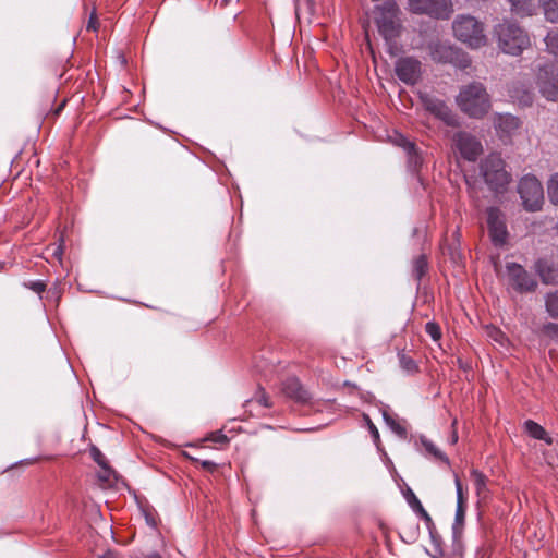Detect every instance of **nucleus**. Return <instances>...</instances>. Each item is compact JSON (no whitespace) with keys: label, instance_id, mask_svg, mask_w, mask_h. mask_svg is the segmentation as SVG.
Listing matches in <instances>:
<instances>
[{"label":"nucleus","instance_id":"obj_44","mask_svg":"<svg viewBox=\"0 0 558 558\" xmlns=\"http://www.w3.org/2000/svg\"><path fill=\"white\" fill-rule=\"evenodd\" d=\"M257 401L263 404L264 407H270V402L268 397L265 395V392H262V395L257 398Z\"/></svg>","mask_w":558,"mask_h":558},{"label":"nucleus","instance_id":"obj_33","mask_svg":"<svg viewBox=\"0 0 558 558\" xmlns=\"http://www.w3.org/2000/svg\"><path fill=\"white\" fill-rule=\"evenodd\" d=\"M400 365L403 369L408 372H413L416 369V364L414 360L405 354L399 355Z\"/></svg>","mask_w":558,"mask_h":558},{"label":"nucleus","instance_id":"obj_32","mask_svg":"<svg viewBox=\"0 0 558 558\" xmlns=\"http://www.w3.org/2000/svg\"><path fill=\"white\" fill-rule=\"evenodd\" d=\"M90 456L100 468H105L106 465H109L106 457L97 447L90 448Z\"/></svg>","mask_w":558,"mask_h":558},{"label":"nucleus","instance_id":"obj_25","mask_svg":"<svg viewBox=\"0 0 558 558\" xmlns=\"http://www.w3.org/2000/svg\"><path fill=\"white\" fill-rule=\"evenodd\" d=\"M546 49L549 53L558 57V27L548 32L545 37Z\"/></svg>","mask_w":558,"mask_h":558},{"label":"nucleus","instance_id":"obj_17","mask_svg":"<svg viewBox=\"0 0 558 558\" xmlns=\"http://www.w3.org/2000/svg\"><path fill=\"white\" fill-rule=\"evenodd\" d=\"M282 392L298 401V402H306L311 399L310 393L307 390L301 385L298 378L291 377L288 378L286 381L282 383Z\"/></svg>","mask_w":558,"mask_h":558},{"label":"nucleus","instance_id":"obj_23","mask_svg":"<svg viewBox=\"0 0 558 558\" xmlns=\"http://www.w3.org/2000/svg\"><path fill=\"white\" fill-rule=\"evenodd\" d=\"M526 432L535 439L545 440L547 444H551V439L547 436L546 430L534 421L525 422Z\"/></svg>","mask_w":558,"mask_h":558},{"label":"nucleus","instance_id":"obj_40","mask_svg":"<svg viewBox=\"0 0 558 558\" xmlns=\"http://www.w3.org/2000/svg\"><path fill=\"white\" fill-rule=\"evenodd\" d=\"M199 463L203 469H205L209 472H214L217 469V464L210 460H203V461H199Z\"/></svg>","mask_w":558,"mask_h":558},{"label":"nucleus","instance_id":"obj_14","mask_svg":"<svg viewBox=\"0 0 558 558\" xmlns=\"http://www.w3.org/2000/svg\"><path fill=\"white\" fill-rule=\"evenodd\" d=\"M422 101L428 112L442 120L446 124L453 125L456 123L454 114L444 100L425 95L422 97Z\"/></svg>","mask_w":558,"mask_h":558},{"label":"nucleus","instance_id":"obj_27","mask_svg":"<svg viewBox=\"0 0 558 558\" xmlns=\"http://www.w3.org/2000/svg\"><path fill=\"white\" fill-rule=\"evenodd\" d=\"M97 476L100 482L108 485H111L118 478L116 472L109 465L100 468V471L98 472Z\"/></svg>","mask_w":558,"mask_h":558},{"label":"nucleus","instance_id":"obj_21","mask_svg":"<svg viewBox=\"0 0 558 558\" xmlns=\"http://www.w3.org/2000/svg\"><path fill=\"white\" fill-rule=\"evenodd\" d=\"M471 477L474 482V486H475V492H476V495L480 497V498H486L487 496V477L485 474H483L482 472H480L478 470L476 469H473L471 471Z\"/></svg>","mask_w":558,"mask_h":558},{"label":"nucleus","instance_id":"obj_22","mask_svg":"<svg viewBox=\"0 0 558 558\" xmlns=\"http://www.w3.org/2000/svg\"><path fill=\"white\" fill-rule=\"evenodd\" d=\"M511 11L519 15H531L534 10V0H508Z\"/></svg>","mask_w":558,"mask_h":558},{"label":"nucleus","instance_id":"obj_28","mask_svg":"<svg viewBox=\"0 0 558 558\" xmlns=\"http://www.w3.org/2000/svg\"><path fill=\"white\" fill-rule=\"evenodd\" d=\"M546 310L551 317L558 318V292L549 293L547 295Z\"/></svg>","mask_w":558,"mask_h":558},{"label":"nucleus","instance_id":"obj_34","mask_svg":"<svg viewBox=\"0 0 558 558\" xmlns=\"http://www.w3.org/2000/svg\"><path fill=\"white\" fill-rule=\"evenodd\" d=\"M408 502L409 505L411 506V508L417 513L421 509H423L424 507L422 506L421 501L418 500V498L414 495L413 492L410 490V494H409V497H408Z\"/></svg>","mask_w":558,"mask_h":558},{"label":"nucleus","instance_id":"obj_39","mask_svg":"<svg viewBox=\"0 0 558 558\" xmlns=\"http://www.w3.org/2000/svg\"><path fill=\"white\" fill-rule=\"evenodd\" d=\"M365 420L367 422V426H368L371 434L377 440L379 438V433H378L377 427L374 425V423L371 421V418L368 416L365 415Z\"/></svg>","mask_w":558,"mask_h":558},{"label":"nucleus","instance_id":"obj_37","mask_svg":"<svg viewBox=\"0 0 558 558\" xmlns=\"http://www.w3.org/2000/svg\"><path fill=\"white\" fill-rule=\"evenodd\" d=\"M64 252V241L61 239L60 243L54 246L52 255L61 262Z\"/></svg>","mask_w":558,"mask_h":558},{"label":"nucleus","instance_id":"obj_5","mask_svg":"<svg viewBox=\"0 0 558 558\" xmlns=\"http://www.w3.org/2000/svg\"><path fill=\"white\" fill-rule=\"evenodd\" d=\"M481 173L489 189L496 193L505 192L511 181L506 163L498 154H490L482 161Z\"/></svg>","mask_w":558,"mask_h":558},{"label":"nucleus","instance_id":"obj_13","mask_svg":"<svg viewBox=\"0 0 558 558\" xmlns=\"http://www.w3.org/2000/svg\"><path fill=\"white\" fill-rule=\"evenodd\" d=\"M456 146L463 158L473 161L482 153L481 143L466 132H459L454 136Z\"/></svg>","mask_w":558,"mask_h":558},{"label":"nucleus","instance_id":"obj_49","mask_svg":"<svg viewBox=\"0 0 558 558\" xmlns=\"http://www.w3.org/2000/svg\"><path fill=\"white\" fill-rule=\"evenodd\" d=\"M146 558H161V556L158 554H153V555L147 556Z\"/></svg>","mask_w":558,"mask_h":558},{"label":"nucleus","instance_id":"obj_29","mask_svg":"<svg viewBox=\"0 0 558 558\" xmlns=\"http://www.w3.org/2000/svg\"><path fill=\"white\" fill-rule=\"evenodd\" d=\"M424 449L435 458L448 463V458L428 439H422Z\"/></svg>","mask_w":558,"mask_h":558},{"label":"nucleus","instance_id":"obj_11","mask_svg":"<svg viewBox=\"0 0 558 558\" xmlns=\"http://www.w3.org/2000/svg\"><path fill=\"white\" fill-rule=\"evenodd\" d=\"M487 226L492 242L496 246H502L507 241L508 232L504 215L499 209L495 207L488 208Z\"/></svg>","mask_w":558,"mask_h":558},{"label":"nucleus","instance_id":"obj_6","mask_svg":"<svg viewBox=\"0 0 558 558\" xmlns=\"http://www.w3.org/2000/svg\"><path fill=\"white\" fill-rule=\"evenodd\" d=\"M429 56L433 61L438 63H450L464 70L471 65V59L461 49L453 47L449 43L434 41L428 45Z\"/></svg>","mask_w":558,"mask_h":558},{"label":"nucleus","instance_id":"obj_47","mask_svg":"<svg viewBox=\"0 0 558 558\" xmlns=\"http://www.w3.org/2000/svg\"><path fill=\"white\" fill-rule=\"evenodd\" d=\"M301 10V0H295V13L299 14Z\"/></svg>","mask_w":558,"mask_h":558},{"label":"nucleus","instance_id":"obj_36","mask_svg":"<svg viewBox=\"0 0 558 558\" xmlns=\"http://www.w3.org/2000/svg\"><path fill=\"white\" fill-rule=\"evenodd\" d=\"M488 336L495 340L496 342H499L502 344L504 342V339H505V336L504 333L497 329V328H493L489 332H488Z\"/></svg>","mask_w":558,"mask_h":558},{"label":"nucleus","instance_id":"obj_43","mask_svg":"<svg viewBox=\"0 0 558 558\" xmlns=\"http://www.w3.org/2000/svg\"><path fill=\"white\" fill-rule=\"evenodd\" d=\"M88 31H96L97 29V20L94 14L90 15L88 24H87Z\"/></svg>","mask_w":558,"mask_h":558},{"label":"nucleus","instance_id":"obj_19","mask_svg":"<svg viewBox=\"0 0 558 558\" xmlns=\"http://www.w3.org/2000/svg\"><path fill=\"white\" fill-rule=\"evenodd\" d=\"M535 268L544 283L548 284L556 282L557 271L551 267V265L547 260H537L535 264Z\"/></svg>","mask_w":558,"mask_h":558},{"label":"nucleus","instance_id":"obj_10","mask_svg":"<svg viewBox=\"0 0 558 558\" xmlns=\"http://www.w3.org/2000/svg\"><path fill=\"white\" fill-rule=\"evenodd\" d=\"M509 284L518 292L533 291L537 283L531 275L519 264L508 263L506 266Z\"/></svg>","mask_w":558,"mask_h":558},{"label":"nucleus","instance_id":"obj_45","mask_svg":"<svg viewBox=\"0 0 558 558\" xmlns=\"http://www.w3.org/2000/svg\"><path fill=\"white\" fill-rule=\"evenodd\" d=\"M99 558H120L119 555L114 551L108 550Z\"/></svg>","mask_w":558,"mask_h":558},{"label":"nucleus","instance_id":"obj_35","mask_svg":"<svg viewBox=\"0 0 558 558\" xmlns=\"http://www.w3.org/2000/svg\"><path fill=\"white\" fill-rule=\"evenodd\" d=\"M208 439L218 444H227L229 441L228 437L221 432L213 433Z\"/></svg>","mask_w":558,"mask_h":558},{"label":"nucleus","instance_id":"obj_12","mask_svg":"<svg viewBox=\"0 0 558 558\" xmlns=\"http://www.w3.org/2000/svg\"><path fill=\"white\" fill-rule=\"evenodd\" d=\"M396 74L405 84H415L422 75V63L413 57L400 58L396 62Z\"/></svg>","mask_w":558,"mask_h":558},{"label":"nucleus","instance_id":"obj_1","mask_svg":"<svg viewBox=\"0 0 558 558\" xmlns=\"http://www.w3.org/2000/svg\"><path fill=\"white\" fill-rule=\"evenodd\" d=\"M493 37L498 48L511 56H519L531 46L527 32L519 23L507 19L494 26Z\"/></svg>","mask_w":558,"mask_h":558},{"label":"nucleus","instance_id":"obj_15","mask_svg":"<svg viewBox=\"0 0 558 558\" xmlns=\"http://www.w3.org/2000/svg\"><path fill=\"white\" fill-rule=\"evenodd\" d=\"M454 484L457 489V509L452 530L454 536H458L461 534L462 526L464 523L466 511V497L463 494L462 484L458 475H454Z\"/></svg>","mask_w":558,"mask_h":558},{"label":"nucleus","instance_id":"obj_30","mask_svg":"<svg viewBox=\"0 0 558 558\" xmlns=\"http://www.w3.org/2000/svg\"><path fill=\"white\" fill-rule=\"evenodd\" d=\"M384 420L387 425L399 436H404L407 434L405 428L400 425L392 416L387 413H384Z\"/></svg>","mask_w":558,"mask_h":558},{"label":"nucleus","instance_id":"obj_3","mask_svg":"<svg viewBox=\"0 0 558 558\" xmlns=\"http://www.w3.org/2000/svg\"><path fill=\"white\" fill-rule=\"evenodd\" d=\"M400 9L395 0H386L374 9V20L385 40L397 38L401 31Z\"/></svg>","mask_w":558,"mask_h":558},{"label":"nucleus","instance_id":"obj_26","mask_svg":"<svg viewBox=\"0 0 558 558\" xmlns=\"http://www.w3.org/2000/svg\"><path fill=\"white\" fill-rule=\"evenodd\" d=\"M547 194L554 205H558V172L553 174L547 182Z\"/></svg>","mask_w":558,"mask_h":558},{"label":"nucleus","instance_id":"obj_7","mask_svg":"<svg viewBox=\"0 0 558 558\" xmlns=\"http://www.w3.org/2000/svg\"><path fill=\"white\" fill-rule=\"evenodd\" d=\"M518 192L523 206L529 211H537L544 204V190L542 183L534 175H525L519 182Z\"/></svg>","mask_w":558,"mask_h":558},{"label":"nucleus","instance_id":"obj_46","mask_svg":"<svg viewBox=\"0 0 558 558\" xmlns=\"http://www.w3.org/2000/svg\"><path fill=\"white\" fill-rule=\"evenodd\" d=\"M524 105H530L532 102V96L530 93H526L524 99L522 101Z\"/></svg>","mask_w":558,"mask_h":558},{"label":"nucleus","instance_id":"obj_42","mask_svg":"<svg viewBox=\"0 0 558 558\" xmlns=\"http://www.w3.org/2000/svg\"><path fill=\"white\" fill-rule=\"evenodd\" d=\"M546 328H547L548 332L558 340V325L549 324V325H547Z\"/></svg>","mask_w":558,"mask_h":558},{"label":"nucleus","instance_id":"obj_4","mask_svg":"<svg viewBox=\"0 0 558 558\" xmlns=\"http://www.w3.org/2000/svg\"><path fill=\"white\" fill-rule=\"evenodd\" d=\"M452 29L456 38L471 48H481L487 43L483 23L472 15H458Z\"/></svg>","mask_w":558,"mask_h":558},{"label":"nucleus","instance_id":"obj_2","mask_svg":"<svg viewBox=\"0 0 558 558\" xmlns=\"http://www.w3.org/2000/svg\"><path fill=\"white\" fill-rule=\"evenodd\" d=\"M456 100L459 108L471 118L484 117L492 106L486 88L478 82L461 87Z\"/></svg>","mask_w":558,"mask_h":558},{"label":"nucleus","instance_id":"obj_8","mask_svg":"<svg viewBox=\"0 0 558 558\" xmlns=\"http://www.w3.org/2000/svg\"><path fill=\"white\" fill-rule=\"evenodd\" d=\"M409 10L415 14L447 20L453 12L450 0H408Z\"/></svg>","mask_w":558,"mask_h":558},{"label":"nucleus","instance_id":"obj_38","mask_svg":"<svg viewBox=\"0 0 558 558\" xmlns=\"http://www.w3.org/2000/svg\"><path fill=\"white\" fill-rule=\"evenodd\" d=\"M28 287L38 294L43 293L46 289V284L43 281H33Z\"/></svg>","mask_w":558,"mask_h":558},{"label":"nucleus","instance_id":"obj_50","mask_svg":"<svg viewBox=\"0 0 558 558\" xmlns=\"http://www.w3.org/2000/svg\"><path fill=\"white\" fill-rule=\"evenodd\" d=\"M306 3L308 4L310 8L312 7V0H306Z\"/></svg>","mask_w":558,"mask_h":558},{"label":"nucleus","instance_id":"obj_41","mask_svg":"<svg viewBox=\"0 0 558 558\" xmlns=\"http://www.w3.org/2000/svg\"><path fill=\"white\" fill-rule=\"evenodd\" d=\"M421 518L425 521L426 525L429 526L433 524L432 517L428 514V512L423 508L417 512Z\"/></svg>","mask_w":558,"mask_h":558},{"label":"nucleus","instance_id":"obj_31","mask_svg":"<svg viewBox=\"0 0 558 558\" xmlns=\"http://www.w3.org/2000/svg\"><path fill=\"white\" fill-rule=\"evenodd\" d=\"M425 331L430 336L434 341H438L441 338V330L437 323L428 322L425 326Z\"/></svg>","mask_w":558,"mask_h":558},{"label":"nucleus","instance_id":"obj_20","mask_svg":"<svg viewBox=\"0 0 558 558\" xmlns=\"http://www.w3.org/2000/svg\"><path fill=\"white\" fill-rule=\"evenodd\" d=\"M545 19L550 23H558V0H538Z\"/></svg>","mask_w":558,"mask_h":558},{"label":"nucleus","instance_id":"obj_9","mask_svg":"<svg viewBox=\"0 0 558 558\" xmlns=\"http://www.w3.org/2000/svg\"><path fill=\"white\" fill-rule=\"evenodd\" d=\"M537 85L541 94L548 100H558V64H547L539 69Z\"/></svg>","mask_w":558,"mask_h":558},{"label":"nucleus","instance_id":"obj_18","mask_svg":"<svg viewBox=\"0 0 558 558\" xmlns=\"http://www.w3.org/2000/svg\"><path fill=\"white\" fill-rule=\"evenodd\" d=\"M391 140L397 146L402 147L407 151L410 167L416 170L422 163V158L416 151L415 144L398 132H395Z\"/></svg>","mask_w":558,"mask_h":558},{"label":"nucleus","instance_id":"obj_16","mask_svg":"<svg viewBox=\"0 0 558 558\" xmlns=\"http://www.w3.org/2000/svg\"><path fill=\"white\" fill-rule=\"evenodd\" d=\"M494 125L500 137H510L521 128V121L509 113L498 114L494 120Z\"/></svg>","mask_w":558,"mask_h":558},{"label":"nucleus","instance_id":"obj_48","mask_svg":"<svg viewBox=\"0 0 558 558\" xmlns=\"http://www.w3.org/2000/svg\"><path fill=\"white\" fill-rule=\"evenodd\" d=\"M457 441H458V435H457V433L454 432V433L452 434V436H451V442H452V444H456Z\"/></svg>","mask_w":558,"mask_h":558},{"label":"nucleus","instance_id":"obj_24","mask_svg":"<svg viewBox=\"0 0 558 558\" xmlns=\"http://www.w3.org/2000/svg\"><path fill=\"white\" fill-rule=\"evenodd\" d=\"M428 267L427 258L425 255H420L414 258L412 264V275L416 280H421L426 274Z\"/></svg>","mask_w":558,"mask_h":558}]
</instances>
